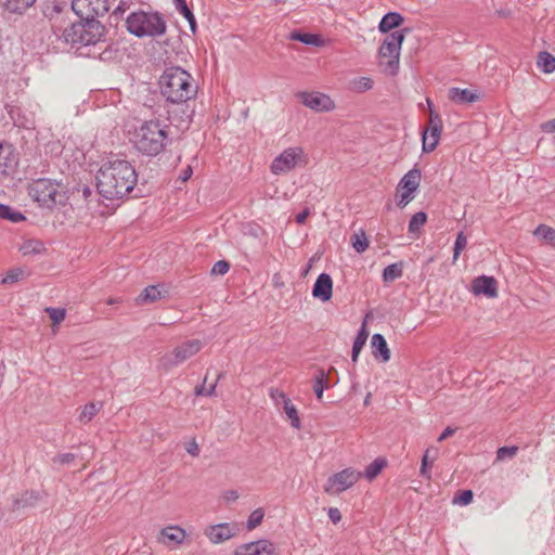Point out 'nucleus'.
I'll use <instances>...</instances> for the list:
<instances>
[{
  "label": "nucleus",
  "instance_id": "16",
  "mask_svg": "<svg viewBox=\"0 0 555 555\" xmlns=\"http://www.w3.org/2000/svg\"><path fill=\"white\" fill-rule=\"evenodd\" d=\"M333 294V281L330 274L321 273L312 288V296L322 301H328Z\"/></svg>",
  "mask_w": 555,
  "mask_h": 555
},
{
  "label": "nucleus",
  "instance_id": "12",
  "mask_svg": "<svg viewBox=\"0 0 555 555\" xmlns=\"http://www.w3.org/2000/svg\"><path fill=\"white\" fill-rule=\"evenodd\" d=\"M442 131V120L438 114L430 111L429 125L423 132V151L425 153L433 152L439 142Z\"/></svg>",
  "mask_w": 555,
  "mask_h": 555
},
{
  "label": "nucleus",
  "instance_id": "9",
  "mask_svg": "<svg viewBox=\"0 0 555 555\" xmlns=\"http://www.w3.org/2000/svg\"><path fill=\"white\" fill-rule=\"evenodd\" d=\"M202 348L203 343L199 339L184 341L160 359V366L168 371L198 353Z\"/></svg>",
  "mask_w": 555,
  "mask_h": 555
},
{
  "label": "nucleus",
  "instance_id": "42",
  "mask_svg": "<svg viewBox=\"0 0 555 555\" xmlns=\"http://www.w3.org/2000/svg\"><path fill=\"white\" fill-rule=\"evenodd\" d=\"M353 90L364 92L373 88V80L369 77H361L352 81Z\"/></svg>",
  "mask_w": 555,
  "mask_h": 555
},
{
  "label": "nucleus",
  "instance_id": "30",
  "mask_svg": "<svg viewBox=\"0 0 555 555\" xmlns=\"http://www.w3.org/2000/svg\"><path fill=\"white\" fill-rule=\"evenodd\" d=\"M403 274V263L396 262L387 266L383 271V280L385 283L393 282Z\"/></svg>",
  "mask_w": 555,
  "mask_h": 555
},
{
  "label": "nucleus",
  "instance_id": "58",
  "mask_svg": "<svg viewBox=\"0 0 555 555\" xmlns=\"http://www.w3.org/2000/svg\"><path fill=\"white\" fill-rule=\"evenodd\" d=\"M309 215H310V209L309 208H305L301 212H299L296 216V222L299 223V224L305 223L307 218L309 217Z\"/></svg>",
  "mask_w": 555,
  "mask_h": 555
},
{
  "label": "nucleus",
  "instance_id": "8",
  "mask_svg": "<svg viewBox=\"0 0 555 555\" xmlns=\"http://www.w3.org/2000/svg\"><path fill=\"white\" fill-rule=\"evenodd\" d=\"M306 164V154L299 146H293L284 150L278 155L270 165L273 175H286L296 167Z\"/></svg>",
  "mask_w": 555,
  "mask_h": 555
},
{
  "label": "nucleus",
  "instance_id": "39",
  "mask_svg": "<svg viewBox=\"0 0 555 555\" xmlns=\"http://www.w3.org/2000/svg\"><path fill=\"white\" fill-rule=\"evenodd\" d=\"M263 517H264V512L262 511V508H257V509L253 511L247 520V529L248 530L255 529L257 526H259L262 522Z\"/></svg>",
  "mask_w": 555,
  "mask_h": 555
},
{
  "label": "nucleus",
  "instance_id": "15",
  "mask_svg": "<svg viewBox=\"0 0 555 555\" xmlns=\"http://www.w3.org/2000/svg\"><path fill=\"white\" fill-rule=\"evenodd\" d=\"M204 533L214 544L222 543L234 535L232 527L227 522L208 526Z\"/></svg>",
  "mask_w": 555,
  "mask_h": 555
},
{
  "label": "nucleus",
  "instance_id": "50",
  "mask_svg": "<svg viewBox=\"0 0 555 555\" xmlns=\"http://www.w3.org/2000/svg\"><path fill=\"white\" fill-rule=\"evenodd\" d=\"M271 399L275 402L278 406L282 405L284 403V400H288L289 398L284 393L283 391H280L278 389H271L270 391Z\"/></svg>",
  "mask_w": 555,
  "mask_h": 555
},
{
  "label": "nucleus",
  "instance_id": "1",
  "mask_svg": "<svg viewBox=\"0 0 555 555\" xmlns=\"http://www.w3.org/2000/svg\"><path fill=\"white\" fill-rule=\"evenodd\" d=\"M162 95L170 103L181 105L178 128L188 129L193 115L188 102L195 98L197 86L190 73L179 66L167 68L159 79Z\"/></svg>",
  "mask_w": 555,
  "mask_h": 555
},
{
  "label": "nucleus",
  "instance_id": "54",
  "mask_svg": "<svg viewBox=\"0 0 555 555\" xmlns=\"http://www.w3.org/2000/svg\"><path fill=\"white\" fill-rule=\"evenodd\" d=\"M327 514L333 524H338L341 520V513L337 507H330Z\"/></svg>",
  "mask_w": 555,
  "mask_h": 555
},
{
  "label": "nucleus",
  "instance_id": "49",
  "mask_svg": "<svg viewBox=\"0 0 555 555\" xmlns=\"http://www.w3.org/2000/svg\"><path fill=\"white\" fill-rule=\"evenodd\" d=\"M205 382L206 379L204 380V384L202 385H198L195 387V390H194V393L195 396H207V397H211L215 395V390H216V383L210 385L208 388L205 387Z\"/></svg>",
  "mask_w": 555,
  "mask_h": 555
},
{
  "label": "nucleus",
  "instance_id": "7",
  "mask_svg": "<svg viewBox=\"0 0 555 555\" xmlns=\"http://www.w3.org/2000/svg\"><path fill=\"white\" fill-rule=\"evenodd\" d=\"M29 196L42 207L52 208L57 204H63L65 195L61 191V185L50 179L34 180L28 186Z\"/></svg>",
  "mask_w": 555,
  "mask_h": 555
},
{
  "label": "nucleus",
  "instance_id": "57",
  "mask_svg": "<svg viewBox=\"0 0 555 555\" xmlns=\"http://www.w3.org/2000/svg\"><path fill=\"white\" fill-rule=\"evenodd\" d=\"M186 452L191 454L192 456H198L199 454V448L198 444L195 442V440L191 441L186 446Z\"/></svg>",
  "mask_w": 555,
  "mask_h": 555
},
{
  "label": "nucleus",
  "instance_id": "52",
  "mask_svg": "<svg viewBox=\"0 0 555 555\" xmlns=\"http://www.w3.org/2000/svg\"><path fill=\"white\" fill-rule=\"evenodd\" d=\"M498 295V282L494 278L488 276V297H496Z\"/></svg>",
  "mask_w": 555,
  "mask_h": 555
},
{
  "label": "nucleus",
  "instance_id": "26",
  "mask_svg": "<svg viewBox=\"0 0 555 555\" xmlns=\"http://www.w3.org/2000/svg\"><path fill=\"white\" fill-rule=\"evenodd\" d=\"M534 236L555 248V229L546 224H540L534 231Z\"/></svg>",
  "mask_w": 555,
  "mask_h": 555
},
{
  "label": "nucleus",
  "instance_id": "10",
  "mask_svg": "<svg viewBox=\"0 0 555 555\" xmlns=\"http://www.w3.org/2000/svg\"><path fill=\"white\" fill-rule=\"evenodd\" d=\"M362 477V473L346 468L328 477L324 485V491L328 494H339L351 488Z\"/></svg>",
  "mask_w": 555,
  "mask_h": 555
},
{
  "label": "nucleus",
  "instance_id": "59",
  "mask_svg": "<svg viewBox=\"0 0 555 555\" xmlns=\"http://www.w3.org/2000/svg\"><path fill=\"white\" fill-rule=\"evenodd\" d=\"M192 172H193V170H192L191 166H188L186 168H184V169L181 171V173H180V176H179V179H180L182 182H185V181H188V180L191 178Z\"/></svg>",
  "mask_w": 555,
  "mask_h": 555
},
{
  "label": "nucleus",
  "instance_id": "31",
  "mask_svg": "<svg viewBox=\"0 0 555 555\" xmlns=\"http://www.w3.org/2000/svg\"><path fill=\"white\" fill-rule=\"evenodd\" d=\"M328 387H330L328 377L325 374L324 370L320 369L318 371V374L315 375L314 385H313V390H314V393H315L318 400H322L324 389H326Z\"/></svg>",
  "mask_w": 555,
  "mask_h": 555
},
{
  "label": "nucleus",
  "instance_id": "5",
  "mask_svg": "<svg viewBox=\"0 0 555 555\" xmlns=\"http://www.w3.org/2000/svg\"><path fill=\"white\" fill-rule=\"evenodd\" d=\"M104 36V26L96 20L72 23L59 36L64 42L72 46L96 44Z\"/></svg>",
  "mask_w": 555,
  "mask_h": 555
},
{
  "label": "nucleus",
  "instance_id": "37",
  "mask_svg": "<svg viewBox=\"0 0 555 555\" xmlns=\"http://www.w3.org/2000/svg\"><path fill=\"white\" fill-rule=\"evenodd\" d=\"M430 453H431V450H429V449H427L425 451L423 459H422L421 469H420L421 476H423L424 478H426L428 480L431 478L430 468H431L433 462L435 460V456H433L431 460L429 461Z\"/></svg>",
  "mask_w": 555,
  "mask_h": 555
},
{
  "label": "nucleus",
  "instance_id": "62",
  "mask_svg": "<svg viewBox=\"0 0 555 555\" xmlns=\"http://www.w3.org/2000/svg\"><path fill=\"white\" fill-rule=\"evenodd\" d=\"M225 501H236L238 499V493L234 490L228 491L224 495Z\"/></svg>",
  "mask_w": 555,
  "mask_h": 555
},
{
  "label": "nucleus",
  "instance_id": "22",
  "mask_svg": "<svg viewBox=\"0 0 555 555\" xmlns=\"http://www.w3.org/2000/svg\"><path fill=\"white\" fill-rule=\"evenodd\" d=\"M162 535L175 544H181L186 538V532L179 526H168L160 531Z\"/></svg>",
  "mask_w": 555,
  "mask_h": 555
},
{
  "label": "nucleus",
  "instance_id": "20",
  "mask_svg": "<svg viewBox=\"0 0 555 555\" xmlns=\"http://www.w3.org/2000/svg\"><path fill=\"white\" fill-rule=\"evenodd\" d=\"M371 345L375 358L380 357L383 362L389 361L390 350L387 346L385 337L382 334H374L371 339Z\"/></svg>",
  "mask_w": 555,
  "mask_h": 555
},
{
  "label": "nucleus",
  "instance_id": "21",
  "mask_svg": "<svg viewBox=\"0 0 555 555\" xmlns=\"http://www.w3.org/2000/svg\"><path fill=\"white\" fill-rule=\"evenodd\" d=\"M403 21V16L400 13L389 12L383 16L378 29L380 33L389 34L391 29L399 27Z\"/></svg>",
  "mask_w": 555,
  "mask_h": 555
},
{
  "label": "nucleus",
  "instance_id": "45",
  "mask_svg": "<svg viewBox=\"0 0 555 555\" xmlns=\"http://www.w3.org/2000/svg\"><path fill=\"white\" fill-rule=\"evenodd\" d=\"M46 312L49 314L50 319L54 324H60L65 319L66 315V311L63 308L48 307L46 309Z\"/></svg>",
  "mask_w": 555,
  "mask_h": 555
},
{
  "label": "nucleus",
  "instance_id": "34",
  "mask_svg": "<svg viewBox=\"0 0 555 555\" xmlns=\"http://www.w3.org/2000/svg\"><path fill=\"white\" fill-rule=\"evenodd\" d=\"M43 249V244L37 240H27L20 247V250L25 256L40 254Z\"/></svg>",
  "mask_w": 555,
  "mask_h": 555
},
{
  "label": "nucleus",
  "instance_id": "46",
  "mask_svg": "<svg viewBox=\"0 0 555 555\" xmlns=\"http://www.w3.org/2000/svg\"><path fill=\"white\" fill-rule=\"evenodd\" d=\"M472 292L477 296L486 295V275H479L473 281Z\"/></svg>",
  "mask_w": 555,
  "mask_h": 555
},
{
  "label": "nucleus",
  "instance_id": "33",
  "mask_svg": "<svg viewBox=\"0 0 555 555\" xmlns=\"http://www.w3.org/2000/svg\"><path fill=\"white\" fill-rule=\"evenodd\" d=\"M538 66L544 73H553L555 70V57L548 52H540L538 56Z\"/></svg>",
  "mask_w": 555,
  "mask_h": 555
},
{
  "label": "nucleus",
  "instance_id": "44",
  "mask_svg": "<svg viewBox=\"0 0 555 555\" xmlns=\"http://www.w3.org/2000/svg\"><path fill=\"white\" fill-rule=\"evenodd\" d=\"M467 245V237L464 235L463 232H460L456 236L454 248H453V262H455L461 254V251L466 247Z\"/></svg>",
  "mask_w": 555,
  "mask_h": 555
},
{
  "label": "nucleus",
  "instance_id": "64",
  "mask_svg": "<svg viewBox=\"0 0 555 555\" xmlns=\"http://www.w3.org/2000/svg\"><path fill=\"white\" fill-rule=\"evenodd\" d=\"M92 194V191L89 186L82 188V195L87 199Z\"/></svg>",
  "mask_w": 555,
  "mask_h": 555
},
{
  "label": "nucleus",
  "instance_id": "48",
  "mask_svg": "<svg viewBox=\"0 0 555 555\" xmlns=\"http://www.w3.org/2000/svg\"><path fill=\"white\" fill-rule=\"evenodd\" d=\"M229 270L230 263L227 260H219L212 266L210 273L212 275H224Z\"/></svg>",
  "mask_w": 555,
  "mask_h": 555
},
{
  "label": "nucleus",
  "instance_id": "63",
  "mask_svg": "<svg viewBox=\"0 0 555 555\" xmlns=\"http://www.w3.org/2000/svg\"><path fill=\"white\" fill-rule=\"evenodd\" d=\"M10 206L3 205L0 203V218L5 219L7 214H9Z\"/></svg>",
  "mask_w": 555,
  "mask_h": 555
},
{
  "label": "nucleus",
  "instance_id": "51",
  "mask_svg": "<svg viewBox=\"0 0 555 555\" xmlns=\"http://www.w3.org/2000/svg\"><path fill=\"white\" fill-rule=\"evenodd\" d=\"M23 276V271L21 269L11 270L5 278H3L2 283H13L18 281Z\"/></svg>",
  "mask_w": 555,
  "mask_h": 555
},
{
  "label": "nucleus",
  "instance_id": "40",
  "mask_svg": "<svg viewBox=\"0 0 555 555\" xmlns=\"http://www.w3.org/2000/svg\"><path fill=\"white\" fill-rule=\"evenodd\" d=\"M517 446L499 448L496 451V461L511 460L517 454Z\"/></svg>",
  "mask_w": 555,
  "mask_h": 555
},
{
  "label": "nucleus",
  "instance_id": "2",
  "mask_svg": "<svg viewBox=\"0 0 555 555\" xmlns=\"http://www.w3.org/2000/svg\"><path fill=\"white\" fill-rule=\"evenodd\" d=\"M138 181L133 166L125 159L104 163L96 175V188L106 199H119L130 193Z\"/></svg>",
  "mask_w": 555,
  "mask_h": 555
},
{
  "label": "nucleus",
  "instance_id": "41",
  "mask_svg": "<svg viewBox=\"0 0 555 555\" xmlns=\"http://www.w3.org/2000/svg\"><path fill=\"white\" fill-rule=\"evenodd\" d=\"M8 7L13 12H23L31 7L36 0H7Z\"/></svg>",
  "mask_w": 555,
  "mask_h": 555
},
{
  "label": "nucleus",
  "instance_id": "29",
  "mask_svg": "<svg viewBox=\"0 0 555 555\" xmlns=\"http://www.w3.org/2000/svg\"><path fill=\"white\" fill-rule=\"evenodd\" d=\"M283 411L291 421L292 427L299 429L301 427L300 417L296 406L293 404L292 400H284L282 404Z\"/></svg>",
  "mask_w": 555,
  "mask_h": 555
},
{
  "label": "nucleus",
  "instance_id": "35",
  "mask_svg": "<svg viewBox=\"0 0 555 555\" xmlns=\"http://www.w3.org/2000/svg\"><path fill=\"white\" fill-rule=\"evenodd\" d=\"M427 215L424 211L414 214L409 222V232L416 233L426 223Z\"/></svg>",
  "mask_w": 555,
  "mask_h": 555
},
{
  "label": "nucleus",
  "instance_id": "17",
  "mask_svg": "<svg viewBox=\"0 0 555 555\" xmlns=\"http://www.w3.org/2000/svg\"><path fill=\"white\" fill-rule=\"evenodd\" d=\"M40 499V494L35 490H27L13 498L12 511H20L35 506Z\"/></svg>",
  "mask_w": 555,
  "mask_h": 555
},
{
  "label": "nucleus",
  "instance_id": "4",
  "mask_svg": "<svg viewBox=\"0 0 555 555\" xmlns=\"http://www.w3.org/2000/svg\"><path fill=\"white\" fill-rule=\"evenodd\" d=\"M127 30L138 38L160 37L167 30V24L158 12H132L126 18Z\"/></svg>",
  "mask_w": 555,
  "mask_h": 555
},
{
  "label": "nucleus",
  "instance_id": "28",
  "mask_svg": "<svg viewBox=\"0 0 555 555\" xmlns=\"http://www.w3.org/2000/svg\"><path fill=\"white\" fill-rule=\"evenodd\" d=\"M163 296V293L157 285H150L143 289V292L140 294L138 301L141 304H147V302H154L158 299H160Z\"/></svg>",
  "mask_w": 555,
  "mask_h": 555
},
{
  "label": "nucleus",
  "instance_id": "47",
  "mask_svg": "<svg viewBox=\"0 0 555 555\" xmlns=\"http://www.w3.org/2000/svg\"><path fill=\"white\" fill-rule=\"evenodd\" d=\"M398 192L399 193L397 195V205L400 208H404L414 198V193L409 192L406 190H399Z\"/></svg>",
  "mask_w": 555,
  "mask_h": 555
},
{
  "label": "nucleus",
  "instance_id": "24",
  "mask_svg": "<svg viewBox=\"0 0 555 555\" xmlns=\"http://www.w3.org/2000/svg\"><path fill=\"white\" fill-rule=\"evenodd\" d=\"M289 38L292 40L300 41L305 44L314 47H321L324 43V40L322 39L321 36L309 33L294 31L291 34Z\"/></svg>",
  "mask_w": 555,
  "mask_h": 555
},
{
  "label": "nucleus",
  "instance_id": "60",
  "mask_svg": "<svg viewBox=\"0 0 555 555\" xmlns=\"http://www.w3.org/2000/svg\"><path fill=\"white\" fill-rule=\"evenodd\" d=\"M5 151H10V146H7L4 147L2 144H0V168L1 167H7L8 164H7V157L2 156V154L5 152Z\"/></svg>",
  "mask_w": 555,
  "mask_h": 555
},
{
  "label": "nucleus",
  "instance_id": "25",
  "mask_svg": "<svg viewBox=\"0 0 555 555\" xmlns=\"http://www.w3.org/2000/svg\"><path fill=\"white\" fill-rule=\"evenodd\" d=\"M367 336H369V333L365 330V325L363 324L353 340L352 352H351L352 362H357L358 357L366 343Z\"/></svg>",
  "mask_w": 555,
  "mask_h": 555
},
{
  "label": "nucleus",
  "instance_id": "55",
  "mask_svg": "<svg viewBox=\"0 0 555 555\" xmlns=\"http://www.w3.org/2000/svg\"><path fill=\"white\" fill-rule=\"evenodd\" d=\"M5 219L16 223L24 220L25 217L20 211L12 210V208L10 207L9 214H7Z\"/></svg>",
  "mask_w": 555,
  "mask_h": 555
},
{
  "label": "nucleus",
  "instance_id": "56",
  "mask_svg": "<svg viewBox=\"0 0 555 555\" xmlns=\"http://www.w3.org/2000/svg\"><path fill=\"white\" fill-rule=\"evenodd\" d=\"M541 129L542 131L547 133L555 132V118L543 122L541 125Z\"/></svg>",
  "mask_w": 555,
  "mask_h": 555
},
{
  "label": "nucleus",
  "instance_id": "38",
  "mask_svg": "<svg viewBox=\"0 0 555 555\" xmlns=\"http://www.w3.org/2000/svg\"><path fill=\"white\" fill-rule=\"evenodd\" d=\"M474 493L472 490H462L455 493L452 503L456 505H467L473 501Z\"/></svg>",
  "mask_w": 555,
  "mask_h": 555
},
{
  "label": "nucleus",
  "instance_id": "14",
  "mask_svg": "<svg viewBox=\"0 0 555 555\" xmlns=\"http://www.w3.org/2000/svg\"><path fill=\"white\" fill-rule=\"evenodd\" d=\"M233 555H275V547L269 540H258L237 546Z\"/></svg>",
  "mask_w": 555,
  "mask_h": 555
},
{
  "label": "nucleus",
  "instance_id": "61",
  "mask_svg": "<svg viewBox=\"0 0 555 555\" xmlns=\"http://www.w3.org/2000/svg\"><path fill=\"white\" fill-rule=\"evenodd\" d=\"M454 434V429L451 427H447L442 434L439 436L438 441L446 440L448 437L452 436Z\"/></svg>",
  "mask_w": 555,
  "mask_h": 555
},
{
  "label": "nucleus",
  "instance_id": "18",
  "mask_svg": "<svg viewBox=\"0 0 555 555\" xmlns=\"http://www.w3.org/2000/svg\"><path fill=\"white\" fill-rule=\"evenodd\" d=\"M421 170L416 167L409 170L400 180L398 188L415 193L421 183Z\"/></svg>",
  "mask_w": 555,
  "mask_h": 555
},
{
  "label": "nucleus",
  "instance_id": "3",
  "mask_svg": "<svg viewBox=\"0 0 555 555\" xmlns=\"http://www.w3.org/2000/svg\"><path fill=\"white\" fill-rule=\"evenodd\" d=\"M130 141L141 154L157 156L170 143L169 126L159 119L144 120L134 128Z\"/></svg>",
  "mask_w": 555,
  "mask_h": 555
},
{
  "label": "nucleus",
  "instance_id": "11",
  "mask_svg": "<svg viewBox=\"0 0 555 555\" xmlns=\"http://www.w3.org/2000/svg\"><path fill=\"white\" fill-rule=\"evenodd\" d=\"M72 9L82 21H91L108 12L109 0H73Z\"/></svg>",
  "mask_w": 555,
  "mask_h": 555
},
{
  "label": "nucleus",
  "instance_id": "43",
  "mask_svg": "<svg viewBox=\"0 0 555 555\" xmlns=\"http://www.w3.org/2000/svg\"><path fill=\"white\" fill-rule=\"evenodd\" d=\"M76 457L77 456L74 453H69V452L59 453L52 457V463L54 465H60V466L70 465L76 460Z\"/></svg>",
  "mask_w": 555,
  "mask_h": 555
},
{
  "label": "nucleus",
  "instance_id": "27",
  "mask_svg": "<svg viewBox=\"0 0 555 555\" xmlns=\"http://www.w3.org/2000/svg\"><path fill=\"white\" fill-rule=\"evenodd\" d=\"M102 406L103 404L101 402H90L86 404L78 416L79 422L83 424L89 423L100 412Z\"/></svg>",
  "mask_w": 555,
  "mask_h": 555
},
{
  "label": "nucleus",
  "instance_id": "36",
  "mask_svg": "<svg viewBox=\"0 0 555 555\" xmlns=\"http://www.w3.org/2000/svg\"><path fill=\"white\" fill-rule=\"evenodd\" d=\"M351 243L352 247L360 254L364 253L369 247V241L365 236L364 231H361L360 233H354L352 235Z\"/></svg>",
  "mask_w": 555,
  "mask_h": 555
},
{
  "label": "nucleus",
  "instance_id": "19",
  "mask_svg": "<svg viewBox=\"0 0 555 555\" xmlns=\"http://www.w3.org/2000/svg\"><path fill=\"white\" fill-rule=\"evenodd\" d=\"M449 99L456 104H468L479 99L478 94L470 89L451 88Z\"/></svg>",
  "mask_w": 555,
  "mask_h": 555
},
{
  "label": "nucleus",
  "instance_id": "32",
  "mask_svg": "<svg viewBox=\"0 0 555 555\" xmlns=\"http://www.w3.org/2000/svg\"><path fill=\"white\" fill-rule=\"evenodd\" d=\"M386 466V461L384 459H376L370 465L366 466L362 476H364L367 480H373L377 477L382 469Z\"/></svg>",
  "mask_w": 555,
  "mask_h": 555
},
{
  "label": "nucleus",
  "instance_id": "13",
  "mask_svg": "<svg viewBox=\"0 0 555 555\" xmlns=\"http://www.w3.org/2000/svg\"><path fill=\"white\" fill-rule=\"evenodd\" d=\"M299 98L305 106L317 112H331L335 108L334 101L321 92H301Z\"/></svg>",
  "mask_w": 555,
  "mask_h": 555
},
{
  "label": "nucleus",
  "instance_id": "23",
  "mask_svg": "<svg viewBox=\"0 0 555 555\" xmlns=\"http://www.w3.org/2000/svg\"><path fill=\"white\" fill-rule=\"evenodd\" d=\"M176 10L189 22L191 31H196V20L193 12L189 9L186 0H173Z\"/></svg>",
  "mask_w": 555,
  "mask_h": 555
},
{
  "label": "nucleus",
  "instance_id": "6",
  "mask_svg": "<svg viewBox=\"0 0 555 555\" xmlns=\"http://www.w3.org/2000/svg\"><path fill=\"white\" fill-rule=\"evenodd\" d=\"M408 29L395 30L385 37L378 49L379 65L388 75H396L399 69L401 46Z\"/></svg>",
  "mask_w": 555,
  "mask_h": 555
},
{
  "label": "nucleus",
  "instance_id": "53",
  "mask_svg": "<svg viewBox=\"0 0 555 555\" xmlns=\"http://www.w3.org/2000/svg\"><path fill=\"white\" fill-rule=\"evenodd\" d=\"M129 9L128 1L120 0L116 9L113 11L112 15L115 17H118L119 15H122L127 10Z\"/></svg>",
  "mask_w": 555,
  "mask_h": 555
}]
</instances>
